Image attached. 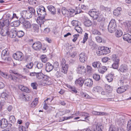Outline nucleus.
<instances>
[{
    "label": "nucleus",
    "mask_w": 131,
    "mask_h": 131,
    "mask_svg": "<svg viewBox=\"0 0 131 131\" xmlns=\"http://www.w3.org/2000/svg\"><path fill=\"white\" fill-rule=\"evenodd\" d=\"M9 19H6L5 20H4L3 21L4 24L5 25V26L7 27H8V26H9Z\"/></svg>",
    "instance_id": "54"
},
{
    "label": "nucleus",
    "mask_w": 131,
    "mask_h": 131,
    "mask_svg": "<svg viewBox=\"0 0 131 131\" xmlns=\"http://www.w3.org/2000/svg\"><path fill=\"white\" fill-rule=\"evenodd\" d=\"M78 72L81 74H84L86 71V69L83 66L79 65L77 68Z\"/></svg>",
    "instance_id": "10"
},
{
    "label": "nucleus",
    "mask_w": 131,
    "mask_h": 131,
    "mask_svg": "<svg viewBox=\"0 0 131 131\" xmlns=\"http://www.w3.org/2000/svg\"><path fill=\"white\" fill-rule=\"evenodd\" d=\"M24 27L26 28H29L31 27V25L30 23L27 21H25L23 24Z\"/></svg>",
    "instance_id": "26"
},
{
    "label": "nucleus",
    "mask_w": 131,
    "mask_h": 131,
    "mask_svg": "<svg viewBox=\"0 0 131 131\" xmlns=\"http://www.w3.org/2000/svg\"><path fill=\"white\" fill-rule=\"evenodd\" d=\"M37 12L38 16H43L46 15L45 9H37Z\"/></svg>",
    "instance_id": "17"
},
{
    "label": "nucleus",
    "mask_w": 131,
    "mask_h": 131,
    "mask_svg": "<svg viewBox=\"0 0 131 131\" xmlns=\"http://www.w3.org/2000/svg\"><path fill=\"white\" fill-rule=\"evenodd\" d=\"M32 14L30 10H28L27 12L26 15H25V17L26 19H29L32 17Z\"/></svg>",
    "instance_id": "29"
},
{
    "label": "nucleus",
    "mask_w": 131,
    "mask_h": 131,
    "mask_svg": "<svg viewBox=\"0 0 131 131\" xmlns=\"http://www.w3.org/2000/svg\"><path fill=\"white\" fill-rule=\"evenodd\" d=\"M103 127V126L101 123H98L97 124L93 125L92 130V131H102L101 128Z\"/></svg>",
    "instance_id": "9"
},
{
    "label": "nucleus",
    "mask_w": 131,
    "mask_h": 131,
    "mask_svg": "<svg viewBox=\"0 0 131 131\" xmlns=\"http://www.w3.org/2000/svg\"><path fill=\"white\" fill-rule=\"evenodd\" d=\"M99 68L98 70V71L100 73L102 74H103L107 70V68L105 66H103Z\"/></svg>",
    "instance_id": "28"
},
{
    "label": "nucleus",
    "mask_w": 131,
    "mask_h": 131,
    "mask_svg": "<svg viewBox=\"0 0 131 131\" xmlns=\"http://www.w3.org/2000/svg\"><path fill=\"white\" fill-rule=\"evenodd\" d=\"M97 53L99 56L100 55H103V51L101 50V47L100 48V49H99V50L97 52Z\"/></svg>",
    "instance_id": "55"
},
{
    "label": "nucleus",
    "mask_w": 131,
    "mask_h": 131,
    "mask_svg": "<svg viewBox=\"0 0 131 131\" xmlns=\"http://www.w3.org/2000/svg\"><path fill=\"white\" fill-rule=\"evenodd\" d=\"M38 99L37 98H35L34 101L31 103L30 105V107L32 108L35 107L37 104L38 103Z\"/></svg>",
    "instance_id": "24"
},
{
    "label": "nucleus",
    "mask_w": 131,
    "mask_h": 131,
    "mask_svg": "<svg viewBox=\"0 0 131 131\" xmlns=\"http://www.w3.org/2000/svg\"><path fill=\"white\" fill-rule=\"evenodd\" d=\"M101 50L103 51V55L106 54L110 52V50L107 47L105 48L104 47H101Z\"/></svg>",
    "instance_id": "21"
},
{
    "label": "nucleus",
    "mask_w": 131,
    "mask_h": 131,
    "mask_svg": "<svg viewBox=\"0 0 131 131\" xmlns=\"http://www.w3.org/2000/svg\"><path fill=\"white\" fill-rule=\"evenodd\" d=\"M95 19L97 20V21L100 22L104 19L103 16L102 15L99 14L97 16V18H95Z\"/></svg>",
    "instance_id": "35"
},
{
    "label": "nucleus",
    "mask_w": 131,
    "mask_h": 131,
    "mask_svg": "<svg viewBox=\"0 0 131 131\" xmlns=\"http://www.w3.org/2000/svg\"><path fill=\"white\" fill-rule=\"evenodd\" d=\"M119 60L117 59L116 61H114L113 63L112 64L113 68L115 69H117L119 66Z\"/></svg>",
    "instance_id": "27"
},
{
    "label": "nucleus",
    "mask_w": 131,
    "mask_h": 131,
    "mask_svg": "<svg viewBox=\"0 0 131 131\" xmlns=\"http://www.w3.org/2000/svg\"><path fill=\"white\" fill-rule=\"evenodd\" d=\"M116 28V22L114 19H112L108 26V30L111 33H112L115 31Z\"/></svg>",
    "instance_id": "1"
},
{
    "label": "nucleus",
    "mask_w": 131,
    "mask_h": 131,
    "mask_svg": "<svg viewBox=\"0 0 131 131\" xmlns=\"http://www.w3.org/2000/svg\"><path fill=\"white\" fill-rule=\"evenodd\" d=\"M42 45L41 42L37 41L33 43L32 47L36 51L40 50L42 48Z\"/></svg>",
    "instance_id": "6"
},
{
    "label": "nucleus",
    "mask_w": 131,
    "mask_h": 131,
    "mask_svg": "<svg viewBox=\"0 0 131 131\" xmlns=\"http://www.w3.org/2000/svg\"><path fill=\"white\" fill-rule=\"evenodd\" d=\"M80 115L81 117H83L84 119H81L80 120L82 121H85V120L88 117H89V114L85 113H82L80 114Z\"/></svg>",
    "instance_id": "25"
},
{
    "label": "nucleus",
    "mask_w": 131,
    "mask_h": 131,
    "mask_svg": "<svg viewBox=\"0 0 131 131\" xmlns=\"http://www.w3.org/2000/svg\"><path fill=\"white\" fill-rule=\"evenodd\" d=\"M8 124L7 120L4 118L0 120V126L1 128H4L7 127Z\"/></svg>",
    "instance_id": "8"
},
{
    "label": "nucleus",
    "mask_w": 131,
    "mask_h": 131,
    "mask_svg": "<svg viewBox=\"0 0 131 131\" xmlns=\"http://www.w3.org/2000/svg\"><path fill=\"white\" fill-rule=\"evenodd\" d=\"M12 28V27L9 26L8 28H7V30L6 29H2L0 32L1 35L3 36H5L7 35L10 34L13 35V37L14 36L13 34H11L13 33L12 31L14 30Z\"/></svg>",
    "instance_id": "3"
},
{
    "label": "nucleus",
    "mask_w": 131,
    "mask_h": 131,
    "mask_svg": "<svg viewBox=\"0 0 131 131\" xmlns=\"http://www.w3.org/2000/svg\"><path fill=\"white\" fill-rule=\"evenodd\" d=\"M101 88L99 86H96L93 87V91L94 92H101Z\"/></svg>",
    "instance_id": "31"
},
{
    "label": "nucleus",
    "mask_w": 131,
    "mask_h": 131,
    "mask_svg": "<svg viewBox=\"0 0 131 131\" xmlns=\"http://www.w3.org/2000/svg\"><path fill=\"white\" fill-rule=\"evenodd\" d=\"M61 65L62 68V72L64 73H67L68 69V65L66 63V61L63 58L62 59L61 61Z\"/></svg>",
    "instance_id": "4"
},
{
    "label": "nucleus",
    "mask_w": 131,
    "mask_h": 131,
    "mask_svg": "<svg viewBox=\"0 0 131 131\" xmlns=\"http://www.w3.org/2000/svg\"><path fill=\"white\" fill-rule=\"evenodd\" d=\"M79 22L75 20H73L71 22V24L73 26H74L75 27L79 26Z\"/></svg>",
    "instance_id": "45"
},
{
    "label": "nucleus",
    "mask_w": 131,
    "mask_h": 131,
    "mask_svg": "<svg viewBox=\"0 0 131 131\" xmlns=\"http://www.w3.org/2000/svg\"><path fill=\"white\" fill-rule=\"evenodd\" d=\"M28 1L30 4L33 5L36 3V1L35 0H28Z\"/></svg>",
    "instance_id": "62"
},
{
    "label": "nucleus",
    "mask_w": 131,
    "mask_h": 131,
    "mask_svg": "<svg viewBox=\"0 0 131 131\" xmlns=\"http://www.w3.org/2000/svg\"><path fill=\"white\" fill-rule=\"evenodd\" d=\"M127 89V86L126 85L122 86L117 89V92L119 93H121L125 91Z\"/></svg>",
    "instance_id": "16"
},
{
    "label": "nucleus",
    "mask_w": 131,
    "mask_h": 131,
    "mask_svg": "<svg viewBox=\"0 0 131 131\" xmlns=\"http://www.w3.org/2000/svg\"><path fill=\"white\" fill-rule=\"evenodd\" d=\"M19 131H26V128L23 126H20L19 127Z\"/></svg>",
    "instance_id": "58"
},
{
    "label": "nucleus",
    "mask_w": 131,
    "mask_h": 131,
    "mask_svg": "<svg viewBox=\"0 0 131 131\" xmlns=\"http://www.w3.org/2000/svg\"><path fill=\"white\" fill-rule=\"evenodd\" d=\"M9 52L7 49L3 50L2 52L1 57L2 60L7 61H10L11 58L9 57Z\"/></svg>",
    "instance_id": "2"
},
{
    "label": "nucleus",
    "mask_w": 131,
    "mask_h": 131,
    "mask_svg": "<svg viewBox=\"0 0 131 131\" xmlns=\"http://www.w3.org/2000/svg\"><path fill=\"white\" fill-rule=\"evenodd\" d=\"M86 68L87 72L89 73H91L92 72L93 70L91 66L88 65L87 66Z\"/></svg>",
    "instance_id": "56"
},
{
    "label": "nucleus",
    "mask_w": 131,
    "mask_h": 131,
    "mask_svg": "<svg viewBox=\"0 0 131 131\" xmlns=\"http://www.w3.org/2000/svg\"><path fill=\"white\" fill-rule=\"evenodd\" d=\"M73 117L72 116L67 117H62L60 118L59 119V121L60 122H62L64 121L65 120H66L68 119H69L70 118H72Z\"/></svg>",
    "instance_id": "42"
},
{
    "label": "nucleus",
    "mask_w": 131,
    "mask_h": 131,
    "mask_svg": "<svg viewBox=\"0 0 131 131\" xmlns=\"http://www.w3.org/2000/svg\"><path fill=\"white\" fill-rule=\"evenodd\" d=\"M84 24L86 26L89 27L91 26L92 23L90 20H87L84 22Z\"/></svg>",
    "instance_id": "34"
},
{
    "label": "nucleus",
    "mask_w": 131,
    "mask_h": 131,
    "mask_svg": "<svg viewBox=\"0 0 131 131\" xmlns=\"http://www.w3.org/2000/svg\"><path fill=\"white\" fill-rule=\"evenodd\" d=\"M88 14L91 17L95 19V18H97V16L99 13L95 9H92L89 12Z\"/></svg>",
    "instance_id": "7"
},
{
    "label": "nucleus",
    "mask_w": 131,
    "mask_h": 131,
    "mask_svg": "<svg viewBox=\"0 0 131 131\" xmlns=\"http://www.w3.org/2000/svg\"><path fill=\"white\" fill-rule=\"evenodd\" d=\"M121 11L122 9H116L113 11V14L116 16H118L121 14Z\"/></svg>",
    "instance_id": "23"
},
{
    "label": "nucleus",
    "mask_w": 131,
    "mask_h": 131,
    "mask_svg": "<svg viewBox=\"0 0 131 131\" xmlns=\"http://www.w3.org/2000/svg\"><path fill=\"white\" fill-rule=\"evenodd\" d=\"M106 90H108L109 92H111L113 90L112 87L110 85H107L106 86Z\"/></svg>",
    "instance_id": "60"
},
{
    "label": "nucleus",
    "mask_w": 131,
    "mask_h": 131,
    "mask_svg": "<svg viewBox=\"0 0 131 131\" xmlns=\"http://www.w3.org/2000/svg\"><path fill=\"white\" fill-rule=\"evenodd\" d=\"M92 77L93 79L96 81H99L101 79L100 75L96 73L93 74Z\"/></svg>",
    "instance_id": "33"
},
{
    "label": "nucleus",
    "mask_w": 131,
    "mask_h": 131,
    "mask_svg": "<svg viewBox=\"0 0 131 131\" xmlns=\"http://www.w3.org/2000/svg\"><path fill=\"white\" fill-rule=\"evenodd\" d=\"M8 95L5 92H3L1 94V97L7 100L8 99Z\"/></svg>",
    "instance_id": "40"
},
{
    "label": "nucleus",
    "mask_w": 131,
    "mask_h": 131,
    "mask_svg": "<svg viewBox=\"0 0 131 131\" xmlns=\"http://www.w3.org/2000/svg\"><path fill=\"white\" fill-rule=\"evenodd\" d=\"M31 86L34 89H37V85L36 83H32L31 84Z\"/></svg>",
    "instance_id": "61"
},
{
    "label": "nucleus",
    "mask_w": 131,
    "mask_h": 131,
    "mask_svg": "<svg viewBox=\"0 0 131 131\" xmlns=\"http://www.w3.org/2000/svg\"><path fill=\"white\" fill-rule=\"evenodd\" d=\"M45 16H38L36 19V21L38 24L41 27V25L43 24L45 21Z\"/></svg>",
    "instance_id": "11"
},
{
    "label": "nucleus",
    "mask_w": 131,
    "mask_h": 131,
    "mask_svg": "<svg viewBox=\"0 0 131 131\" xmlns=\"http://www.w3.org/2000/svg\"><path fill=\"white\" fill-rule=\"evenodd\" d=\"M127 78L124 75H122L121 77L119 80L125 81V80Z\"/></svg>",
    "instance_id": "63"
},
{
    "label": "nucleus",
    "mask_w": 131,
    "mask_h": 131,
    "mask_svg": "<svg viewBox=\"0 0 131 131\" xmlns=\"http://www.w3.org/2000/svg\"><path fill=\"white\" fill-rule=\"evenodd\" d=\"M123 39L128 42L131 43V35L127 33L124 34L123 36Z\"/></svg>",
    "instance_id": "14"
},
{
    "label": "nucleus",
    "mask_w": 131,
    "mask_h": 131,
    "mask_svg": "<svg viewBox=\"0 0 131 131\" xmlns=\"http://www.w3.org/2000/svg\"><path fill=\"white\" fill-rule=\"evenodd\" d=\"M13 57L16 60L21 61L23 59L24 56L21 52L18 51L13 55Z\"/></svg>",
    "instance_id": "5"
},
{
    "label": "nucleus",
    "mask_w": 131,
    "mask_h": 131,
    "mask_svg": "<svg viewBox=\"0 0 131 131\" xmlns=\"http://www.w3.org/2000/svg\"><path fill=\"white\" fill-rule=\"evenodd\" d=\"M123 26L127 31H130L131 29V22L126 21L124 23Z\"/></svg>",
    "instance_id": "13"
},
{
    "label": "nucleus",
    "mask_w": 131,
    "mask_h": 131,
    "mask_svg": "<svg viewBox=\"0 0 131 131\" xmlns=\"http://www.w3.org/2000/svg\"><path fill=\"white\" fill-rule=\"evenodd\" d=\"M36 77L39 79H43L45 77H47L46 76L41 73H37Z\"/></svg>",
    "instance_id": "30"
},
{
    "label": "nucleus",
    "mask_w": 131,
    "mask_h": 131,
    "mask_svg": "<svg viewBox=\"0 0 131 131\" xmlns=\"http://www.w3.org/2000/svg\"><path fill=\"white\" fill-rule=\"evenodd\" d=\"M75 29L79 33H81L82 31V30L81 28L79 27V26L75 27Z\"/></svg>",
    "instance_id": "47"
},
{
    "label": "nucleus",
    "mask_w": 131,
    "mask_h": 131,
    "mask_svg": "<svg viewBox=\"0 0 131 131\" xmlns=\"http://www.w3.org/2000/svg\"><path fill=\"white\" fill-rule=\"evenodd\" d=\"M85 80L82 77H80L77 80L75 81V83L78 84L81 86H82Z\"/></svg>",
    "instance_id": "20"
},
{
    "label": "nucleus",
    "mask_w": 131,
    "mask_h": 131,
    "mask_svg": "<svg viewBox=\"0 0 131 131\" xmlns=\"http://www.w3.org/2000/svg\"><path fill=\"white\" fill-rule=\"evenodd\" d=\"M111 59L114 61H116V60L117 59H119L117 58L116 55L115 54H113L111 56Z\"/></svg>",
    "instance_id": "52"
},
{
    "label": "nucleus",
    "mask_w": 131,
    "mask_h": 131,
    "mask_svg": "<svg viewBox=\"0 0 131 131\" xmlns=\"http://www.w3.org/2000/svg\"><path fill=\"white\" fill-rule=\"evenodd\" d=\"M106 78L109 82L112 81L113 78V75L112 74H109L106 76Z\"/></svg>",
    "instance_id": "32"
},
{
    "label": "nucleus",
    "mask_w": 131,
    "mask_h": 131,
    "mask_svg": "<svg viewBox=\"0 0 131 131\" xmlns=\"http://www.w3.org/2000/svg\"><path fill=\"white\" fill-rule=\"evenodd\" d=\"M79 34H75L73 35L74 38L72 39V41L74 42H75L78 38L79 37Z\"/></svg>",
    "instance_id": "57"
},
{
    "label": "nucleus",
    "mask_w": 131,
    "mask_h": 131,
    "mask_svg": "<svg viewBox=\"0 0 131 131\" xmlns=\"http://www.w3.org/2000/svg\"><path fill=\"white\" fill-rule=\"evenodd\" d=\"M88 38V34L87 33H85L84 35V37L83 41L81 42L83 43H84L87 40Z\"/></svg>",
    "instance_id": "46"
},
{
    "label": "nucleus",
    "mask_w": 131,
    "mask_h": 131,
    "mask_svg": "<svg viewBox=\"0 0 131 131\" xmlns=\"http://www.w3.org/2000/svg\"><path fill=\"white\" fill-rule=\"evenodd\" d=\"M84 85L88 87L91 86L93 84L92 80L90 79H88L85 80Z\"/></svg>",
    "instance_id": "18"
},
{
    "label": "nucleus",
    "mask_w": 131,
    "mask_h": 131,
    "mask_svg": "<svg viewBox=\"0 0 131 131\" xmlns=\"http://www.w3.org/2000/svg\"><path fill=\"white\" fill-rule=\"evenodd\" d=\"M36 65L38 69H41L43 67V64L41 63H38L37 61L35 62L34 64V65Z\"/></svg>",
    "instance_id": "41"
},
{
    "label": "nucleus",
    "mask_w": 131,
    "mask_h": 131,
    "mask_svg": "<svg viewBox=\"0 0 131 131\" xmlns=\"http://www.w3.org/2000/svg\"><path fill=\"white\" fill-rule=\"evenodd\" d=\"M92 66L93 67L95 68H99L101 66V63L99 61H96L93 62L92 63Z\"/></svg>",
    "instance_id": "22"
},
{
    "label": "nucleus",
    "mask_w": 131,
    "mask_h": 131,
    "mask_svg": "<svg viewBox=\"0 0 131 131\" xmlns=\"http://www.w3.org/2000/svg\"><path fill=\"white\" fill-rule=\"evenodd\" d=\"M127 130L128 131H131V120L129 121L128 122Z\"/></svg>",
    "instance_id": "48"
},
{
    "label": "nucleus",
    "mask_w": 131,
    "mask_h": 131,
    "mask_svg": "<svg viewBox=\"0 0 131 131\" xmlns=\"http://www.w3.org/2000/svg\"><path fill=\"white\" fill-rule=\"evenodd\" d=\"M87 57L86 54L84 52H82L79 55V59L82 62H84L87 60Z\"/></svg>",
    "instance_id": "15"
},
{
    "label": "nucleus",
    "mask_w": 131,
    "mask_h": 131,
    "mask_svg": "<svg viewBox=\"0 0 131 131\" xmlns=\"http://www.w3.org/2000/svg\"><path fill=\"white\" fill-rule=\"evenodd\" d=\"M25 17L21 16V17L19 18L18 21L20 23H23V24L25 21H26L25 20Z\"/></svg>",
    "instance_id": "51"
},
{
    "label": "nucleus",
    "mask_w": 131,
    "mask_h": 131,
    "mask_svg": "<svg viewBox=\"0 0 131 131\" xmlns=\"http://www.w3.org/2000/svg\"><path fill=\"white\" fill-rule=\"evenodd\" d=\"M93 34L94 35H100L101 34V33L96 29H93L92 31Z\"/></svg>",
    "instance_id": "53"
},
{
    "label": "nucleus",
    "mask_w": 131,
    "mask_h": 131,
    "mask_svg": "<svg viewBox=\"0 0 131 131\" xmlns=\"http://www.w3.org/2000/svg\"><path fill=\"white\" fill-rule=\"evenodd\" d=\"M115 33L116 36L117 37H120L123 34L121 30H117Z\"/></svg>",
    "instance_id": "38"
},
{
    "label": "nucleus",
    "mask_w": 131,
    "mask_h": 131,
    "mask_svg": "<svg viewBox=\"0 0 131 131\" xmlns=\"http://www.w3.org/2000/svg\"><path fill=\"white\" fill-rule=\"evenodd\" d=\"M9 121L11 123L14 124L16 122V119L14 116H10L9 119Z\"/></svg>",
    "instance_id": "44"
},
{
    "label": "nucleus",
    "mask_w": 131,
    "mask_h": 131,
    "mask_svg": "<svg viewBox=\"0 0 131 131\" xmlns=\"http://www.w3.org/2000/svg\"><path fill=\"white\" fill-rule=\"evenodd\" d=\"M54 67L49 62H48L46 64V70L47 72L51 71L53 68Z\"/></svg>",
    "instance_id": "19"
},
{
    "label": "nucleus",
    "mask_w": 131,
    "mask_h": 131,
    "mask_svg": "<svg viewBox=\"0 0 131 131\" xmlns=\"http://www.w3.org/2000/svg\"><path fill=\"white\" fill-rule=\"evenodd\" d=\"M128 70L127 65L125 64H123L120 66L119 68L118 71L119 72L124 73L126 72Z\"/></svg>",
    "instance_id": "12"
},
{
    "label": "nucleus",
    "mask_w": 131,
    "mask_h": 131,
    "mask_svg": "<svg viewBox=\"0 0 131 131\" xmlns=\"http://www.w3.org/2000/svg\"><path fill=\"white\" fill-rule=\"evenodd\" d=\"M24 34V32L22 31H19L17 32V36L19 38L23 37Z\"/></svg>",
    "instance_id": "43"
},
{
    "label": "nucleus",
    "mask_w": 131,
    "mask_h": 131,
    "mask_svg": "<svg viewBox=\"0 0 131 131\" xmlns=\"http://www.w3.org/2000/svg\"><path fill=\"white\" fill-rule=\"evenodd\" d=\"M96 39L97 42H101L102 41V39L100 37L97 36L96 37Z\"/></svg>",
    "instance_id": "64"
},
{
    "label": "nucleus",
    "mask_w": 131,
    "mask_h": 131,
    "mask_svg": "<svg viewBox=\"0 0 131 131\" xmlns=\"http://www.w3.org/2000/svg\"><path fill=\"white\" fill-rule=\"evenodd\" d=\"M40 58L42 62L46 63L48 60V59L47 58L46 56L45 55H42L41 56Z\"/></svg>",
    "instance_id": "37"
},
{
    "label": "nucleus",
    "mask_w": 131,
    "mask_h": 131,
    "mask_svg": "<svg viewBox=\"0 0 131 131\" xmlns=\"http://www.w3.org/2000/svg\"><path fill=\"white\" fill-rule=\"evenodd\" d=\"M32 30L35 32H38L39 30V27L36 24L34 25L33 26Z\"/></svg>",
    "instance_id": "36"
},
{
    "label": "nucleus",
    "mask_w": 131,
    "mask_h": 131,
    "mask_svg": "<svg viewBox=\"0 0 131 131\" xmlns=\"http://www.w3.org/2000/svg\"><path fill=\"white\" fill-rule=\"evenodd\" d=\"M117 122L118 123L120 124L123 123L124 121V119L123 118V117H120L119 118L117 119Z\"/></svg>",
    "instance_id": "49"
},
{
    "label": "nucleus",
    "mask_w": 131,
    "mask_h": 131,
    "mask_svg": "<svg viewBox=\"0 0 131 131\" xmlns=\"http://www.w3.org/2000/svg\"><path fill=\"white\" fill-rule=\"evenodd\" d=\"M33 65V63L30 62L26 65V67L28 69H31L32 68Z\"/></svg>",
    "instance_id": "50"
},
{
    "label": "nucleus",
    "mask_w": 131,
    "mask_h": 131,
    "mask_svg": "<svg viewBox=\"0 0 131 131\" xmlns=\"http://www.w3.org/2000/svg\"><path fill=\"white\" fill-rule=\"evenodd\" d=\"M9 78L10 80L14 81L16 80L17 78V77L14 75H12L11 74H10V75Z\"/></svg>",
    "instance_id": "59"
},
{
    "label": "nucleus",
    "mask_w": 131,
    "mask_h": 131,
    "mask_svg": "<svg viewBox=\"0 0 131 131\" xmlns=\"http://www.w3.org/2000/svg\"><path fill=\"white\" fill-rule=\"evenodd\" d=\"M48 100H50V102H51L52 100H51L50 98H48L46 100H45L44 101V105L43 106V108L46 110L48 108V106H47V104H48V103H46V102Z\"/></svg>",
    "instance_id": "39"
}]
</instances>
